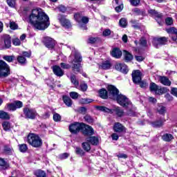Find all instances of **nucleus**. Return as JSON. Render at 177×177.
I'll return each instance as SVG.
<instances>
[{
    "mask_svg": "<svg viewBox=\"0 0 177 177\" xmlns=\"http://www.w3.org/2000/svg\"><path fill=\"white\" fill-rule=\"evenodd\" d=\"M17 60L18 63H19V64H21V65L26 64V63H27V59L23 55H19L17 57Z\"/></svg>",
    "mask_w": 177,
    "mask_h": 177,
    "instance_id": "33",
    "label": "nucleus"
},
{
    "mask_svg": "<svg viewBox=\"0 0 177 177\" xmlns=\"http://www.w3.org/2000/svg\"><path fill=\"white\" fill-rule=\"evenodd\" d=\"M2 39L4 42L5 46L7 49H9L12 46V38L9 35H4L2 37Z\"/></svg>",
    "mask_w": 177,
    "mask_h": 177,
    "instance_id": "17",
    "label": "nucleus"
},
{
    "mask_svg": "<svg viewBox=\"0 0 177 177\" xmlns=\"http://www.w3.org/2000/svg\"><path fill=\"white\" fill-rule=\"evenodd\" d=\"M6 109L8 110V111H15V110H17L15 103L7 104Z\"/></svg>",
    "mask_w": 177,
    "mask_h": 177,
    "instance_id": "36",
    "label": "nucleus"
},
{
    "mask_svg": "<svg viewBox=\"0 0 177 177\" xmlns=\"http://www.w3.org/2000/svg\"><path fill=\"white\" fill-rule=\"evenodd\" d=\"M2 127L5 131H9L11 128L10 122L6 121L3 122Z\"/></svg>",
    "mask_w": 177,
    "mask_h": 177,
    "instance_id": "45",
    "label": "nucleus"
},
{
    "mask_svg": "<svg viewBox=\"0 0 177 177\" xmlns=\"http://www.w3.org/2000/svg\"><path fill=\"white\" fill-rule=\"evenodd\" d=\"M53 120L55 122H60L62 121V116L60 115V114H59L57 113H54Z\"/></svg>",
    "mask_w": 177,
    "mask_h": 177,
    "instance_id": "44",
    "label": "nucleus"
},
{
    "mask_svg": "<svg viewBox=\"0 0 177 177\" xmlns=\"http://www.w3.org/2000/svg\"><path fill=\"white\" fill-rule=\"evenodd\" d=\"M34 175L37 177H46V173L41 169L35 171Z\"/></svg>",
    "mask_w": 177,
    "mask_h": 177,
    "instance_id": "30",
    "label": "nucleus"
},
{
    "mask_svg": "<svg viewBox=\"0 0 177 177\" xmlns=\"http://www.w3.org/2000/svg\"><path fill=\"white\" fill-rule=\"evenodd\" d=\"M84 120L89 124H92V122H93V118H92V117H91L89 115H86L84 116Z\"/></svg>",
    "mask_w": 177,
    "mask_h": 177,
    "instance_id": "52",
    "label": "nucleus"
},
{
    "mask_svg": "<svg viewBox=\"0 0 177 177\" xmlns=\"http://www.w3.org/2000/svg\"><path fill=\"white\" fill-rule=\"evenodd\" d=\"M113 111H115V114L118 115V117H122V115H124V110L121 109L118 106L113 109Z\"/></svg>",
    "mask_w": 177,
    "mask_h": 177,
    "instance_id": "37",
    "label": "nucleus"
},
{
    "mask_svg": "<svg viewBox=\"0 0 177 177\" xmlns=\"http://www.w3.org/2000/svg\"><path fill=\"white\" fill-rule=\"evenodd\" d=\"M14 104H15L16 109H21V107H23V102L21 101H17Z\"/></svg>",
    "mask_w": 177,
    "mask_h": 177,
    "instance_id": "60",
    "label": "nucleus"
},
{
    "mask_svg": "<svg viewBox=\"0 0 177 177\" xmlns=\"http://www.w3.org/2000/svg\"><path fill=\"white\" fill-rule=\"evenodd\" d=\"M19 151L21 153H26L27 150H28V147H27V145L26 144H21L19 145Z\"/></svg>",
    "mask_w": 177,
    "mask_h": 177,
    "instance_id": "42",
    "label": "nucleus"
},
{
    "mask_svg": "<svg viewBox=\"0 0 177 177\" xmlns=\"http://www.w3.org/2000/svg\"><path fill=\"white\" fill-rule=\"evenodd\" d=\"M58 9L59 12H62V13H64L66 10H67V8L64 6H59Z\"/></svg>",
    "mask_w": 177,
    "mask_h": 177,
    "instance_id": "62",
    "label": "nucleus"
},
{
    "mask_svg": "<svg viewBox=\"0 0 177 177\" xmlns=\"http://www.w3.org/2000/svg\"><path fill=\"white\" fill-rule=\"evenodd\" d=\"M17 24H16L15 22H10V28H11V30H17Z\"/></svg>",
    "mask_w": 177,
    "mask_h": 177,
    "instance_id": "56",
    "label": "nucleus"
},
{
    "mask_svg": "<svg viewBox=\"0 0 177 177\" xmlns=\"http://www.w3.org/2000/svg\"><path fill=\"white\" fill-rule=\"evenodd\" d=\"M159 81H160V84H162V85H165L166 86H171V81L167 77L160 76Z\"/></svg>",
    "mask_w": 177,
    "mask_h": 177,
    "instance_id": "25",
    "label": "nucleus"
},
{
    "mask_svg": "<svg viewBox=\"0 0 177 177\" xmlns=\"http://www.w3.org/2000/svg\"><path fill=\"white\" fill-rule=\"evenodd\" d=\"M58 20L63 27L65 28H70L71 27V22L66 18V17L59 15Z\"/></svg>",
    "mask_w": 177,
    "mask_h": 177,
    "instance_id": "12",
    "label": "nucleus"
},
{
    "mask_svg": "<svg viewBox=\"0 0 177 177\" xmlns=\"http://www.w3.org/2000/svg\"><path fill=\"white\" fill-rule=\"evenodd\" d=\"M111 35V30L109 28L105 29L102 32L103 37H109V35Z\"/></svg>",
    "mask_w": 177,
    "mask_h": 177,
    "instance_id": "51",
    "label": "nucleus"
},
{
    "mask_svg": "<svg viewBox=\"0 0 177 177\" xmlns=\"http://www.w3.org/2000/svg\"><path fill=\"white\" fill-rule=\"evenodd\" d=\"M115 68L118 71H120V73H123V74L128 73V66L124 64H116L115 65Z\"/></svg>",
    "mask_w": 177,
    "mask_h": 177,
    "instance_id": "16",
    "label": "nucleus"
},
{
    "mask_svg": "<svg viewBox=\"0 0 177 177\" xmlns=\"http://www.w3.org/2000/svg\"><path fill=\"white\" fill-rule=\"evenodd\" d=\"M10 75V66L3 60H0V77L6 78Z\"/></svg>",
    "mask_w": 177,
    "mask_h": 177,
    "instance_id": "6",
    "label": "nucleus"
},
{
    "mask_svg": "<svg viewBox=\"0 0 177 177\" xmlns=\"http://www.w3.org/2000/svg\"><path fill=\"white\" fill-rule=\"evenodd\" d=\"M82 127H84V123L75 122L69 126V131L71 133L76 135V133H79L80 131H82Z\"/></svg>",
    "mask_w": 177,
    "mask_h": 177,
    "instance_id": "9",
    "label": "nucleus"
},
{
    "mask_svg": "<svg viewBox=\"0 0 177 177\" xmlns=\"http://www.w3.org/2000/svg\"><path fill=\"white\" fill-rule=\"evenodd\" d=\"M3 59V60H6V62H8V63H12L15 59V55H4Z\"/></svg>",
    "mask_w": 177,
    "mask_h": 177,
    "instance_id": "35",
    "label": "nucleus"
},
{
    "mask_svg": "<svg viewBox=\"0 0 177 177\" xmlns=\"http://www.w3.org/2000/svg\"><path fill=\"white\" fill-rule=\"evenodd\" d=\"M171 93L173 95V96H175L177 97V88L173 87L171 90Z\"/></svg>",
    "mask_w": 177,
    "mask_h": 177,
    "instance_id": "61",
    "label": "nucleus"
},
{
    "mask_svg": "<svg viewBox=\"0 0 177 177\" xmlns=\"http://www.w3.org/2000/svg\"><path fill=\"white\" fill-rule=\"evenodd\" d=\"M60 67L62 68V70H68L71 68V65L62 62L60 64Z\"/></svg>",
    "mask_w": 177,
    "mask_h": 177,
    "instance_id": "48",
    "label": "nucleus"
},
{
    "mask_svg": "<svg viewBox=\"0 0 177 177\" xmlns=\"http://www.w3.org/2000/svg\"><path fill=\"white\" fill-rule=\"evenodd\" d=\"M70 97L73 99L74 100L78 99V97L80 96V94H78V93L75 92V91H72L69 93Z\"/></svg>",
    "mask_w": 177,
    "mask_h": 177,
    "instance_id": "49",
    "label": "nucleus"
},
{
    "mask_svg": "<svg viewBox=\"0 0 177 177\" xmlns=\"http://www.w3.org/2000/svg\"><path fill=\"white\" fill-rule=\"evenodd\" d=\"M88 21H89V19L86 17L83 16L81 19V26H82V24H87Z\"/></svg>",
    "mask_w": 177,
    "mask_h": 177,
    "instance_id": "55",
    "label": "nucleus"
},
{
    "mask_svg": "<svg viewBox=\"0 0 177 177\" xmlns=\"http://www.w3.org/2000/svg\"><path fill=\"white\" fill-rule=\"evenodd\" d=\"M44 43L48 49H53L56 45V41L50 37H45L44 39Z\"/></svg>",
    "mask_w": 177,
    "mask_h": 177,
    "instance_id": "13",
    "label": "nucleus"
},
{
    "mask_svg": "<svg viewBox=\"0 0 177 177\" xmlns=\"http://www.w3.org/2000/svg\"><path fill=\"white\" fill-rule=\"evenodd\" d=\"M113 131L117 133H122L127 132V128L120 122H115L113 125Z\"/></svg>",
    "mask_w": 177,
    "mask_h": 177,
    "instance_id": "14",
    "label": "nucleus"
},
{
    "mask_svg": "<svg viewBox=\"0 0 177 177\" xmlns=\"http://www.w3.org/2000/svg\"><path fill=\"white\" fill-rule=\"evenodd\" d=\"M12 150L13 149H12V147H10L9 146L4 147V151L7 153V154H10V153H12Z\"/></svg>",
    "mask_w": 177,
    "mask_h": 177,
    "instance_id": "58",
    "label": "nucleus"
},
{
    "mask_svg": "<svg viewBox=\"0 0 177 177\" xmlns=\"http://www.w3.org/2000/svg\"><path fill=\"white\" fill-rule=\"evenodd\" d=\"M82 147L84 150V151H91V145L88 141H86L82 143Z\"/></svg>",
    "mask_w": 177,
    "mask_h": 177,
    "instance_id": "32",
    "label": "nucleus"
},
{
    "mask_svg": "<svg viewBox=\"0 0 177 177\" xmlns=\"http://www.w3.org/2000/svg\"><path fill=\"white\" fill-rule=\"evenodd\" d=\"M165 120L164 119H160L159 120H156L155 122H150V124L153 127V128H161L162 125H164Z\"/></svg>",
    "mask_w": 177,
    "mask_h": 177,
    "instance_id": "22",
    "label": "nucleus"
},
{
    "mask_svg": "<svg viewBox=\"0 0 177 177\" xmlns=\"http://www.w3.org/2000/svg\"><path fill=\"white\" fill-rule=\"evenodd\" d=\"M168 42V39L167 37H163L158 39H154L153 41V45L155 48H158L159 46H162V45H166Z\"/></svg>",
    "mask_w": 177,
    "mask_h": 177,
    "instance_id": "11",
    "label": "nucleus"
},
{
    "mask_svg": "<svg viewBox=\"0 0 177 177\" xmlns=\"http://www.w3.org/2000/svg\"><path fill=\"white\" fill-rule=\"evenodd\" d=\"M100 97H101L102 99H107V91L104 88L100 90Z\"/></svg>",
    "mask_w": 177,
    "mask_h": 177,
    "instance_id": "40",
    "label": "nucleus"
},
{
    "mask_svg": "<svg viewBox=\"0 0 177 177\" xmlns=\"http://www.w3.org/2000/svg\"><path fill=\"white\" fill-rule=\"evenodd\" d=\"M62 100L64 104L67 106V107H71V106H73V100H71L70 97L67 95H63Z\"/></svg>",
    "mask_w": 177,
    "mask_h": 177,
    "instance_id": "23",
    "label": "nucleus"
},
{
    "mask_svg": "<svg viewBox=\"0 0 177 177\" xmlns=\"http://www.w3.org/2000/svg\"><path fill=\"white\" fill-rule=\"evenodd\" d=\"M100 67L102 70H109V68H111V63L109 61H105L102 62Z\"/></svg>",
    "mask_w": 177,
    "mask_h": 177,
    "instance_id": "27",
    "label": "nucleus"
},
{
    "mask_svg": "<svg viewBox=\"0 0 177 177\" xmlns=\"http://www.w3.org/2000/svg\"><path fill=\"white\" fill-rule=\"evenodd\" d=\"M165 98L168 102H172V100H174V97L168 93L165 95Z\"/></svg>",
    "mask_w": 177,
    "mask_h": 177,
    "instance_id": "64",
    "label": "nucleus"
},
{
    "mask_svg": "<svg viewBox=\"0 0 177 177\" xmlns=\"http://www.w3.org/2000/svg\"><path fill=\"white\" fill-rule=\"evenodd\" d=\"M97 110H99V111H103V113H109L112 114L113 110L106 107V106H97Z\"/></svg>",
    "mask_w": 177,
    "mask_h": 177,
    "instance_id": "29",
    "label": "nucleus"
},
{
    "mask_svg": "<svg viewBox=\"0 0 177 177\" xmlns=\"http://www.w3.org/2000/svg\"><path fill=\"white\" fill-rule=\"evenodd\" d=\"M139 44L142 48H147V40H146V38L142 37L140 39Z\"/></svg>",
    "mask_w": 177,
    "mask_h": 177,
    "instance_id": "41",
    "label": "nucleus"
},
{
    "mask_svg": "<svg viewBox=\"0 0 177 177\" xmlns=\"http://www.w3.org/2000/svg\"><path fill=\"white\" fill-rule=\"evenodd\" d=\"M111 55L115 59H120L122 56V52L121 50H120V48H115L111 52Z\"/></svg>",
    "mask_w": 177,
    "mask_h": 177,
    "instance_id": "19",
    "label": "nucleus"
},
{
    "mask_svg": "<svg viewBox=\"0 0 177 177\" xmlns=\"http://www.w3.org/2000/svg\"><path fill=\"white\" fill-rule=\"evenodd\" d=\"M75 20H76V21H77V23H79L80 24V26L81 27V28H82V30H86V26L85 25H81V20L83 17L82 15L80 14V13H77V14H75Z\"/></svg>",
    "mask_w": 177,
    "mask_h": 177,
    "instance_id": "24",
    "label": "nucleus"
},
{
    "mask_svg": "<svg viewBox=\"0 0 177 177\" xmlns=\"http://www.w3.org/2000/svg\"><path fill=\"white\" fill-rule=\"evenodd\" d=\"M97 41V38L96 37H90L88 39V44H95Z\"/></svg>",
    "mask_w": 177,
    "mask_h": 177,
    "instance_id": "63",
    "label": "nucleus"
},
{
    "mask_svg": "<svg viewBox=\"0 0 177 177\" xmlns=\"http://www.w3.org/2000/svg\"><path fill=\"white\" fill-rule=\"evenodd\" d=\"M81 62H82L81 54L78 51H75V58L71 62L73 73H81Z\"/></svg>",
    "mask_w": 177,
    "mask_h": 177,
    "instance_id": "4",
    "label": "nucleus"
},
{
    "mask_svg": "<svg viewBox=\"0 0 177 177\" xmlns=\"http://www.w3.org/2000/svg\"><path fill=\"white\" fill-rule=\"evenodd\" d=\"M148 13L151 15V16H154L155 17H158L159 19V21L158 23L161 24V17H162V14L156 11V10H149Z\"/></svg>",
    "mask_w": 177,
    "mask_h": 177,
    "instance_id": "20",
    "label": "nucleus"
},
{
    "mask_svg": "<svg viewBox=\"0 0 177 177\" xmlns=\"http://www.w3.org/2000/svg\"><path fill=\"white\" fill-rule=\"evenodd\" d=\"M132 78H133V82L134 84H140V88H146L148 84L146 82L142 81V73L140 71L137 70L134 71L132 73Z\"/></svg>",
    "mask_w": 177,
    "mask_h": 177,
    "instance_id": "5",
    "label": "nucleus"
},
{
    "mask_svg": "<svg viewBox=\"0 0 177 177\" xmlns=\"http://www.w3.org/2000/svg\"><path fill=\"white\" fill-rule=\"evenodd\" d=\"M0 118L1 120H10V116L7 112L0 111Z\"/></svg>",
    "mask_w": 177,
    "mask_h": 177,
    "instance_id": "31",
    "label": "nucleus"
},
{
    "mask_svg": "<svg viewBox=\"0 0 177 177\" xmlns=\"http://www.w3.org/2000/svg\"><path fill=\"white\" fill-rule=\"evenodd\" d=\"M113 3H115L116 6L115 10L118 12V13H120L124 9V4L122 3H120V0H113Z\"/></svg>",
    "mask_w": 177,
    "mask_h": 177,
    "instance_id": "26",
    "label": "nucleus"
},
{
    "mask_svg": "<svg viewBox=\"0 0 177 177\" xmlns=\"http://www.w3.org/2000/svg\"><path fill=\"white\" fill-rule=\"evenodd\" d=\"M13 45H15V46H19V45H21V41H20V39L15 38L12 41Z\"/></svg>",
    "mask_w": 177,
    "mask_h": 177,
    "instance_id": "53",
    "label": "nucleus"
},
{
    "mask_svg": "<svg viewBox=\"0 0 177 177\" xmlns=\"http://www.w3.org/2000/svg\"><path fill=\"white\" fill-rule=\"evenodd\" d=\"M86 142L91 143L93 146H97L99 145V138L95 136H90L86 138Z\"/></svg>",
    "mask_w": 177,
    "mask_h": 177,
    "instance_id": "18",
    "label": "nucleus"
},
{
    "mask_svg": "<svg viewBox=\"0 0 177 177\" xmlns=\"http://www.w3.org/2000/svg\"><path fill=\"white\" fill-rule=\"evenodd\" d=\"M80 89L82 91V92H86V91L88 89V84L85 83H82L80 84Z\"/></svg>",
    "mask_w": 177,
    "mask_h": 177,
    "instance_id": "54",
    "label": "nucleus"
},
{
    "mask_svg": "<svg viewBox=\"0 0 177 177\" xmlns=\"http://www.w3.org/2000/svg\"><path fill=\"white\" fill-rule=\"evenodd\" d=\"M93 102V100L89 98H82L80 100V103H82V104H88V103H92Z\"/></svg>",
    "mask_w": 177,
    "mask_h": 177,
    "instance_id": "47",
    "label": "nucleus"
},
{
    "mask_svg": "<svg viewBox=\"0 0 177 177\" xmlns=\"http://www.w3.org/2000/svg\"><path fill=\"white\" fill-rule=\"evenodd\" d=\"M149 89L151 92H155L156 95H162V93H166L167 92V88L159 86L154 82L150 84Z\"/></svg>",
    "mask_w": 177,
    "mask_h": 177,
    "instance_id": "7",
    "label": "nucleus"
},
{
    "mask_svg": "<svg viewBox=\"0 0 177 177\" xmlns=\"http://www.w3.org/2000/svg\"><path fill=\"white\" fill-rule=\"evenodd\" d=\"M129 2L133 6H138L140 3V0H129Z\"/></svg>",
    "mask_w": 177,
    "mask_h": 177,
    "instance_id": "57",
    "label": "nucleus"
},
{
    "mask_svg": "<svg viewBox=\"0 0 177 177\" xmlns=\"http://www.w3.org/2000/svg\"><path fill=\"white\" fill-rule=\"evenodd\" d=\"M108 92L110 99L116 100L118 104L122 107L129 109V111L127 112L128 115H135V112L132 110V103L127 96L122 94L118 95L119 91L115 86L113 85L108 86Z\"/></svg>",
    "mask_w": 177,
    "mask_h": 177,
    "instance_id": "2",
    "label": "nucleus"
},
{
    "mask_svg": "<svg viewBox=\"0 0 177 177\" xmlns=\"http://www.w3.org/2000/svg\"><path fill=\"white\" fill-rule=\"evenodd\" d=\"M119 24L120 27H123V28H125V27L128 26V22L127 21V19L122 18L119 21Z\"/></svg>",
    "mask_w": 177,
    "mask_h": 177,
    "instance_id": "43",
    "label": "nucleus"
},
{
    "mask_svg": "<svg viewBox=\"0 0 177 177\" xmlns=\"http://www.w3.org/2000/svg\"><path fill=\"white\" fill-rule=\"evenodd\" d=\"M29 21L36 30H46L50 26L49 17L41 8L33 9L29 15Z\"/></svg>",
    "mask_w": 177,
    "mask_h": 177,
    "instance_id": "1",
    "label": "nucleus"
},
{
    "mask_svg": "<svg viewBox=\"0 0 177 177\" xmlns=\"http://www.w3.org/2000/svg\"><path fill=\"white\" fill-rule=\"evenodd\" d=\"M53 72L57 77H63L64 75V70L57 65L53 66Z\"/></svg>",
    "mask_w": 177,
    "mask_h": 177,
    "instance_id": "15",
    "label": "nucleus"
},
{
    "mask_svg": "<svg viewBox=\"0 0 177 177\" xmlns=\"http://www.w3.org/2000/svg\"><path fill=\"white\" fill-rule=\"evenodd\" d=\"M27 142L32 147L38 149L42 146V139L38 134L34 133H30L27 136Z\"/></svg>",
    "mask_w": 177,
    "mask_h": 177,
    "instance_id": "3",
    "label": "nucleus"
},
{
    "mask_svg": "<svg viewBox=\"0 0 177 177\" xmlns=\"http://www.w3.org/2000/svg\"><path fill=\"white\" fill-rule=\"evenodd\" d=\"M167 32L169 34H172L171 39L175 42H177V30L175 28H170L167 29Z\"/></svg>",
    "mask_w": 177,
    "mask_h": 177,
    "instance_id": "21",
    "label": "nucleus"
},
{
    "mask_svg": "<svg viewBox=\"0 0 177 177\" xmlns=\"http://www.w3.org/2000/svg\"><path fill=\"white\" fill-rule=\"evenodd\" d=\"M124 57L125 62H131L133 59V55L127 50H124Z\"/></svg>",
    "mask_w": 177,
    "mask_h": 177,
    "instance_id": "28",
    "label": "nucleus"
},
{
    "mask_svg": "<svg viewBox=\"0 0 177 177\" xmlns=\"http://www.w3.org/2000/svg\"><path fill=\"white\" fill-rule=\"evenodd\" d=\"M82 132L84 136H92L95 133L92 127L89 125H86L83 123V126L82 127Z\"/></svg>",
    "mask_w": 177,
    "mask_h": 177,
    "instance_id": "10",
    "label": "nucleus"
},
{
    "mask_svg": "<svg viewBox=\"0 0 177 177\" xmlns=\"http://www.w3.org/2000/svg\"><path fill=\"white\" fill-rule=\"evenodd\" d=\"M165 22L167 26H172L174 21H173L172 18L168 17L166 19Z\"/></svg>",
    "mask_w": 177,
    "mask_h": 177,
    "instance_id": "59",
    "label": "nucleus"
},
{
    "mask_svg": "<svg viewBox=\"0 0 177 177\" xmlns=\"http://www.w3.org/2000/svg\"><path fill=\"white\" fill-rule=\"evenodd\" d=\"M75 153L80 157L85 156V151H84V150H82V149H81L80 147L75 148Z\"/></svg>",
    "mask_w": 177,
    "mask_h": 177,
    "instance_id": "38",
    "label": "nucleus"
},
{
    "mask_svg": "<svg viewBox=\"0 0 177 177\" xmlns=\"http://www.w3.org/2000/svg\"><path fill=\"white\" fill-rule=\"evenodd\" d=\"M24 114L26 118L30 120H35V117L38 115L35 109L28 107L24 108Z\"/></svg>",
    "mask_w": 177,
    "mask_h": 177,
    "instance_id": "8",
    "label": "nucleus"
},
{
    "mask_svg": "<svg viewBox=\"0 0 177 177\" xmlns=\"http://www.w3.org/2000/svg\"><path fill=\"white\" fill-rule=\"evenodd\" d=\"M162 138L165 142H171L174 139V136L171 134L165 133L162 136Z\"/></svg>",
    "mask_w": 177,
    "mask_h": 177,
    "instance_id": "34",
    "label": "nucleus"
},
{
    "mask_svg": "<svg viewBox=\"0 0 177 177\" xmlns=\"http://www.w3.org/2000/svg\"><path fill=\"white\" fill-rule=\"evenodd\" d=\"M71 80L72 84H73V85H75V86H78V85L80 84V83L77 80V78L75 77V75H72L71 77Z\"/></svg>",
    "mask_w": 177,
    "mask_h": 177,
    "instance_id": "50",
    "label": "nucleus"
},
{
    "mask_svg": "<svg viewBox=\"0 0 177 177\" xmlns=\"http://www.w3.org/2000/svg\"><path fill=\"white\" fill-rule=\"evenodd\" d=\"M157 111H158V113L163 115V114H165V106H162V105H159L157 107Z\"/></svg>",
    "mask_w": 177,
    "mask_h": 177,
    "instance_id": "46",
    "label": "nucleus"
},
{
    "mask_svg": "<svg viewBox=\"0 0 177 177\" xmlns=\"http://www.w3.org/2000/svg\"><path fill=\"white\" fill-rule=\"evenodd\" d=\"M0 167H3V169H6L9 167L6 160L2 158H0Z\"/></svg>",
    "mask_w": 177,
    "mask_h": 177,
    "instance_id": "39",
    "label": "nucleus"
}]
</instances>
